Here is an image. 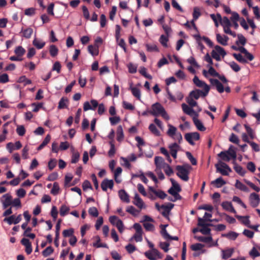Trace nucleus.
I'll list each match as a JSON object with an SVG mask.
<instances>
[{
    "label": "nucleus",
    "mask_w": 260,
    "mask_h": 260,
    "mask_svg": "<svg viewBox=\"0 0 260 260\" xmlns=\"http://www.w3.org/2000/svg\"><path fill=\"white\" fill-rule=\"evenodd\" d=\"M230 158H232L234 159H236L237 157V154L235 150L233 149V146H231L229 148V150L226 151Z\"/></svg>",
    "instance_id": "nucleus-51"
},
{
    "label": "nucleus",
    "mask_w": 260,
    "mask_h": 260,
    "mask_svg": "<svg viewBox=\"0 0 260 260\" xmlns=\"http://www.w3.org/2000/svg\"><path fill=\"white\" fill-rule=\"evenodd\" d=\"M249 201L250 205L252 207L255 208L257 207L260 202V198L258 194L254 192L251 193L249 196Z\"/></svg>",
    "instance_id": "nucleus-6"
},
{
    "label": "nucleus",
    "mask_w": 260,
    "mask_h": 260,
    "mask_svg": "<svg viewBox=\"0 0 260 260\" xmlns=\"http://www.w3.org/2000/svg\"><path fill=\"white\" fill-rule=\"evenodd\" d=\"M186 155L188 159L190 160L192 165H196L197 164V159L192 156L190 152H186Z\"/></svg>",
    "instance_id": "nucleus-55"
},
{
    "label": "nucleus",
    "mask_w": 260,
    "mask_h": 260,
    "mask_svg": "<svg viewBox=\"0 0 260 260\" xmlns=\"http://www.w3.org/2000/svg\"><path fill=\"white\" fill-rule=\"evenodd\" d=\"M234 252V249L233 248H230L226 250H222V258L224 259H226L232 256Z\"/></svg>",
    "instance_id": "nucleus-26"
},
{
    "label": "nucleus",
    "mask_w": 260,
    "mask_h": 260,
    "mask_svg": "<svg viewBox=\"0 0 260 260\" xmlns=\"http://www.w3.org/2000/svg\"><path fill=\"white\" fill-rule=\"evenodd\" d=\"M193 82L197 86L203 88L204 91H205L204 95L208 94L210 87L204 81L200 80L197 76H195L193 79Z\"/></svg>",
    "instance_id": "nucleus-4"
},
{
    "label": "nucleus",
    "mask_w": 260,
    "mask_h": 260,
    "mask_svg": "<svg viewBox=\"0 0 260 260\" xmlns=\"http://www.w3.org/2000/svg\"><path fill=\"white\" fill-rule=\"evenodd\" d=\"M192 119L194 125L198 130L202 132H204L206 130V127L203 125L202 122L197 118L196 116L193 117Z\"/></svg>",
    "instance_id": "nucleus-23"
},
{
    "label": "nucleus",
    "mask_w": 260,
    "mask_h": 260,
    "mask_svg": "<svg viewBox=\"0 0 260 260\" xmlns=\"http://www.w3.org/2000/svg\"><path fill=\"white\" fill-rule=\"evenodd\" d=\"M14 52L17 56L22 57L25 53V50L22 46H18L15 48Z\"/></svg>",
    "instance_id": "nucleus-42"
},
{
    "label": "nucleus",
    "mask_w": 260,
    "mask_h": 260,
    "mask_svg": "<svg viewBox=\"0 0 260 260\" xmlns=\"http://www.w3.org/2000/svg\"><path fill=\"white\" fill-rule=\"evenodd\" d=\"M59 190V186L57 182L53 183V187L51 190V193L53 195H56L58 193Z\"/></svg>",
    "instance_id": "nucleus-53"
},
{
    "label": "nucleus",
    "mask_w": 260,
    "mask_h": 260,
    "mask_svg": "<svg viewBox=\"0 0 260 260\" xmlns=\"http://www.w3.org/2000/svg\"><path fill=\"white\" fill-rule=\"evenodd\" d=\"M149 113L154 116L161 115L166 120H168L169 119V116L165 109L159 103H156L151 106V109L149 111Z\"/></svg>",
    "instance_id": "nucleus-1"
},
{
    "label": "nucleus",
    "mask_w": 260,
    "mask_h": 260,
    "mask_svg": "<svg viewBox=\"0 0 260 260\" xmlns=\"http://www.w3.org/2000/svg\"><path fill=\"white\" fill-rule=\"evenodd\" d=\"M49 52L52 57L56 56L58 52V49L54 45H51L50 46Z\"/></svg>",
    "instance_id": "nucleus-40"
},
{
    "label": "nucleus",
    "mask_w": 260,
    "mask_h": 260,
    "mask_svg": "<svg viewBox=\"0 0 260 260\" xmlns=\"http://www.w3.org/2000/svg\"><path fill=\"white\" fill-rule=\"evenodd\" d=\"M70 208L65 205H63L61 206L59 210L60 215L61 216H65L69 211Z\"/></svg>",
    "instance_id": "nucleus-46"
},
{
    "label": "nucleus",
    "mask_w": 260,
    "mask_h": 260,
    "mask_svg": "<svg viewBox=\"0 0 260 260\" xmlns=\"http://www.w3.org/2000/svg\"><path fill=\"white\" fill-rule=\"evenodd\" d=\"M88 51L92 56H96L99 54V47L96 45L94 46L91 45H89L88 47Z\"/></svg>",
    "instance_id": "nucleus-27"
},
{
    "label": "nucleus",
    "mask_w": 260,
    "mask_h": 260,
    "mask_svg": "<svg viewBox=\"0 0 260 260\" xmlns=\"http://www.w3.org/2000/svg\"><path fill=\"white\" fill-rule=\"evenodd\" d=\"M130 89L133 95L138 99H140L141 97V92L140 89L136 87H131Z\"/></svg>",
    "instance_id": "nucleus-38"
},
{
    "label": "nucleus",
    "mask_w": 260,
    "mask_h": 260,
    "mask_svg": "<svg viewBox=\"0 0 260 260\" xmlns=\"http://www.w3.org/2000/svg\"><path fill=\"white\" fill-rule=\"evenodd\" d=\"M216 37L217 41L219 43H220V44H221L222 45H223V46L227 45V44H228L227 42L229 40V37L228 36H225V35L222 36L220 34H217L216 35Z\"/></svg>",
    "instance_id": "nucleus-21"
},
{
    "label": "nucleus",
    "mask_w": 260,
    "mask_h": 260,
    "mask_svg": "<svg viewBox=\"0 0 260 260\" xmlns=\"http://www.w3.org/2000/svg\"><path fill=\"white\" fill-rule=\"evenodd\" d=\"M154 163L156 166L155 169H162L168 164L161 156H155L154 158Z\"/></svg>",
    "instance_id": "nucleus-9"
},
{
    "label": "nucleus",
    "mask_w": 260,
    "mask_h": 260,
    "mask_svg": "<svg viewBox=\"0 0 260 260\" xmlns=\"http://www.w3.org/2000/svg\"><path fill=\"white\" fill-rule=\"evenodd\" d=\"M235 187L237 188H238L242 191H243L245 192L249 191L248 188L246 185H245L244 184H243L242 182H241L240 181H239L238 180H236V182L235 184Z\"/></svg>",
    "instance_id": "nucleus-31"
},
{
    "label": "nucleus",
    "mask_w": 260,
    "mask_h": 260,
    "mask_svg": "<svg viewBox=\"0 0 260 260\" xmlns=\"http://www.w3.org/2000/svg\"><path fill=\"white\" fill-rule=\"evenodd\" d=\"M215 51L218 53L219 55H221L223 57L226 55V52L223 48L221 47L216 45L215 46Z\"/></svg>",
    "instance_id": "nucleus-60"
},
{
    "label": "nucleus",
    "mask_w": 260,
    "mask_h": 260,
    "mask_svg": "<svg viewBox=\"0 0 260 260\" xmlns=\"http://www.w3.org/2000/svg\"><path fill=\"white\" fill-rule=\"evenodd\" d=\"M89 214L95 217H96L98 216L99 212L96 209V208L94 207H90L88 210Z\"/></svg>",
    "instance_id": "nucleus-59"
},
{
    "label": "nucleus",
    "mask_w": 260,
    "mask_h": 260,
    "mask_svg": "<svg viewBox=\"0 0 260 260\" xmlns=\"http://www.w3.org/2000/svg\"><path fill=\"white\" fill-rule=\"evenodd\" d=\"M169 148L171 155L174 159H176L177 158V152L180 148L179 145L176 143H174L170 145Z\"/></svg>",
    "instance_id": "nucleus-16"
},
{
    "label": "nucleus",
    "mask_w": 260,
    "mask_h": 260,
    "mask_svg": "<svg viewBox=\"0 0 260 260\" xmlns=\"http://www.w3.org/2000/svg\"><path fill=\"white\" fill-rule=\"evenodd\" d=\"M226 184V182L222 179L221 177H220L215 180L211 182V184L216 188H220L223 185Z\"/></svg>",
    "instance_id": "nucleus-19"
},
{
    "label": "nucleus",
    "mask_w": 260,
    "mask_h": 260,
    "mask_svg": "<svg viewBox=\"0 0 260 260\" xmlns=\"http://www.w3.org/2000/svg\"><path fill=\"white\" fill-rule=\"evenodd\" d=\"M74 230L73 229L71 228L68 230H65L62 232V235L64 237H71L73 236Z\"/></svg>",
    "instance_id": "nucleus-47"
},
{
    "label": "nucleus",
    "mask_w": 260,
    "mask_h": 260,
    "mask_svg": "<svg viewBox=\"0 0 260 260\" xmlns=\"http://www.w3.org/2000/svg\"><path fill=\"white\" fill-rule=\"evenodd\" d=\"M210 82L212 85H214L216 87V89L219 93L223 92L224 89L223 85L216 79H210Z\"/></svg>",
    "instance_id": "nucleus-13"
},
{
    "label": "nucleus",
    "mask_w": 260,
    "mask_h": 260,
    "mask_svg": "<svg viewBox=\"0 0 260 260\" xmlns=\"http://www.w3.org/2000/svg\"><path fill=\"white\" fill-rule=\"evenodd\" d=\"M233 164L234 165V170L240 175L243 176L246 173V171L245 170H244L243 168L241 166L238 165L236 162L235 160H234Z\"/></svg>",
    "instance_id": "nucleus-25"
},
{
    "label": "nucleus",
    "mask_w": 260,
    "mask_h": 260,
    "mask_svg": "<svg viewBox=\"0 0 260 260\" xmlns=\"http://www.w3.org/2000/svg\"><path fill=\"white\" fill-rule=\"evenodd\" d=\"M237 37L238 41L236 42V45H239L241 44L243 46L245 45L246 43V39L245 37L243 35L239 34L237 35Z\"/></svg>",
    "instance_id": "nucleus-35"
},
{
    "label": "nucleus",
    "mask_w": 260,
    "mask_h": 260,
    "mask_svg": "<svg viewBox=\"0 0 260 260\" xmlns=\"http://www.w3.org/2000/svg\"><path fill=\"white\" fill-rule=\"evenodd\" d=\"M127 66L128 69V72L130 73L134 74L137 72V67L136 66L134 65L132 63H129Z\"/></svg>",
    "instance_id": "nucleus-62"
},
{
    "label": "nucleus",
    "mask_w": 260,
    "mask_h": 260,
    "mask_svg": "<svg viewBox=\"0 0 260 260\" xmlns=\"http://www.w3.org/2000/svg\"><path fill=\"white\" fill-rule=\"evenodd\" d=\"M213 226V224L211 223H207V224L202 226V228L200 230V232L204 235H210L211 230L208 226Z\"/></svg>",
    "instance_id": "nucleus-30"
},
{
    "label": "nucleus",
    "mask_w": 260,
    "mask_h": 260,
    "mask_svg": "<svg viewBox=\"0 0 260 260\" xmlns=\"http://www.w3.org/2000/svg\"><path fill=\"white\" fill-rule=\"evenodd\" d=\"M184 138L190 145L194 144L193 140L197 141L200 139V134L198 132L188 133L184 135Z\"/></svg>",
    "instance_id": "nucleus-5"
},
{
    "label": "nucleus",
    "mask_w": 260,
    "mask_h": 260,
    "mask_svg": "<svg viewBox=\"0 0 260 260\" xmlns=\"http://www.w3.org/2000/svg\"><path fill=\"white\" fill-rule=\"evenodd\" d=\"M133 204L140 209H142L143 207L144 202L137 193H135Z\"/></svg>",
    "instance_id": "nucleus-22"
},
{
    "label": "nucleus",
    "mask_w": 260,
    "mask_h": 260,
    "mask_svg": "<svg viewBox=\"0 0 260 260\" xmlns=\"http://www.w3.org/2000/svg\"><path fill=\"white\" fill-rule=\"evenodd\" d=\"M53 251V248L51 246H48L43 251L42 254L44 257H47L52 254Z\"/></svg>",
    "instance_id": "nucleus-45"
},
{
    "label": "nucleus",
    "mask_w": 260,
    "mask_h": 260,
    "mask_svg": "<svg viewBox=\"0 0 260 260\" xmlns=\"http://www.w3.org/2000/svg\"><path fill=\"white\" fill-rule=\"evenodd\" d=\"M118 195L120 200L126 203L130 202L129 195L124 189H121L118 191Z\"/></svg>",
    "instance_id": "nucleus-18"
},
{
    "label": "nucleus",
    "mask_w": 260,
    "mask_h": 260,
    "mask_svg": "<svg viewBox=\"0 0 260 260\" xmlns=\"http://www.w3.org/2000/svg\"><path fill=\"white\" fill-rule=\"evenodd\" d=\"M149 190L160 199H164L167 197V194L164 191L161 190H155L153 187H149Z\"/></svg>",
    "instance_id": "nucleus-15"
},
{
    "label": "nucleus",
    "mask_w": 260,
    "mask_h": 260,
    "mask_svg": "<svg viewBox=\"0 0 260 260\" xmlns=\"http://www.w3.org/2000/svg\"><path fill=\"white\" fill-rule=\"evenodd\" d=\"M236 217L239 220H241V222L248 226L249 225L250 223V220H249V216H242L240 215H236Z\"/></svg>",
    "instance_id": "nucleus-33"
},
{
    "label": "nucleus",
    "mask_w": 260,
    "mask_h": 260,
    "mask_svg": "<svg viewBox=\"0 0 260 260\" xmlns=\"http://www.w3.org/2000/svg\"><path fill=\"white\" fill-rule=\"evenodd\" d=\"M204 245L201 243H196L191 246V249L193 251L201 250L204 247Z\"/></svg>",
    "instance_id": "nucleus-64"
},
{
    "label": "nucleus",
    "mask_w": 260,
    "mask_h": 260,
    "mask_svg": "<svg viewBox=\"0 0 260 260\" xmlns=\"http://www.w3.org/2000/svg\"><path fill=\"white\" fill-rule=\"evenodd\" d=\"M205 91H202L199 89H196L192 90L190 92L189 96L191 98H194L196 100H198L200 96H206L207 95H204Z\"/></svg>",
    "instance_id": "nucleus-17"
},
{
    "label": "nucleus",
    "mask_w": 260,
    "mask_h": 260,
    "mask_svg": "<svg viewBox=\"0 0 260 260\" xmlns=\"http://www.w3.org/2000/svg\"><path fill=\"white\" fill-rule=\"evenodd\" d=\"M191 167L187 165H178L176 167V170L177 171V175L182 180L187 181L189 180L188 175L189 173V169Z\"/></svg>",
    "instance_id": "nucleus-2"
},
{
    "label": "nucleus",
    "mask_w": 260,
    "mask_h": 260,
    "mask_svg": "<svg viewBox=\"0 0 260 260\" xmlns=\"http://www.w3.org/2000/svg\"><path fill=\"white\" fill-rule=\"evenodd\" d=\"M149 129L155 136H158L160 135L159 131L157 129L156 126L154 124L151 123L149 125Z\"/></svg>",
    "instance_id": "nucleus-44"
},
{
    "label": "nucleus",
    "mask_w": 260,
    "mask_h": 260,
    "mask_svg": "<svg viewBox=\"0 0 260 260\" xmlns=\"http://www.w3.org/2000/svg\"><path fill=\"white\" fill-rule=\"evenodd\" d=\"M229 141L233 143L238 144L239 143V139L237 136H236L234 133H232L231 135V136L229 138Z\"/></svg>",
    "instance_id": "nucleus-63"
},
{
    "label": "nucleus",
    "mask_w": 260,
    "mask_h": 260,
    "mask_svg": "<svg viewBox=\"0 0 260 260\" xmlns=\"http://www.w3.org/2000/svg\"><path fill=\"white\" fill-rule=\"evenodd\" d=\"M2 200L3 208L4 209H7L9 206L12 205V197L9 193L5 194L3 196Z\"/></svg>",
    "instance_id": "nucleus-7"
},
{
    "label": "nucleus",
    "mask_w": 260,
    "mask_h": 260,
    "mask_svg": "<svg viewBox=\"0 0 260 260\" xmlns=\"http://www.w3.org/2000/svg\"><path fill=\"white\" fill-rule=\"evenodd\" d=\"M22 245L25 246V251L27 254H30L32 250L31 243L28 239L22 238L21 240Z\"/></svg>",
    "instance_id": "nucleus-10"
},
{
    "label": "nucleus",
    "mask_w": 260,
    "mask_h": 260,
    "mask_svg": "<svg viewBox=\"0 0 260 260\" xmlns=\"http://www.w3.org/2000/svg\"><path fill=\"white\" fill-rule=\"evenodd\" d=\"M69 100L67 98L62 97L59 102L58 108L59 109L67 108L68 107L67 104Z\"/></svg>",
    "instance_id": "nucleus-28"
},
{
    "label": "nucleus",
    "mask_w": 260,
    "mask_h": 260,
    "mask_svg": "<svg viewBox=\"0 0 260 260\" xmlns=\"http://www.w3.org/2000/svg\"><path fill=\"white\" fill-rule=\"evenodd\" d=\"M169 39L168 37L165 36L164 35H161L159 38V42L161 44L165 47H167V42H168Z\"/></svg>",
    "instance_id": "nucleus-57"
},
{
    "label": "nucleus",
    "mask_w": 260,
    "mask_h": 260,
    "mask_svg": "<svg viewBox=\"0 0 260 260\" xmlns=\"http://www.w3.org/2000/svg\"><path fill=\"white\" fill-rule=\"evenodd\" d=\"M217 17L220 21V24L223 26V27H225V26H231L232 25L230 19L227 17L224 16L222 18L221 15L219 13L217 14Z\"/></svg>",
    "instance_id": "nucleus-11"
},
{
    "label": "nucleus",
    "mask_w": 260,
    "mask_h": 260,
    "mask_svg": "<svg viewBox=\"0 0 260 260\" xmlns=\"http://www.w3.org/2000/svg\"><path fill=\"white\" fill-rule=\"evenodd\" d=\"M25 129L23 125L18 126L16 128V132L18 135L23 136L25 133Z\"/></svg>",
    "instance_id": "nucleus-61"
},
{
    "label": "nucleus",
    "mask_w": 260,
    "mask_h": 260,
    "mask_svg": "<svg viewBox=\"0 0 260 260\" xmlns=\"http://www.w3.org/2000/svg\"><path fill=\"white\" fill-rule=\"evenodd\" d=\"M168 225V224H161L160 225V227L161 228V235L165 239H167V237L169 236V234L168 233L166 229Z\"/></svg>",
    "instance_id": "nucleus-43"
},
{
    "label": "nucleus",
    "mask_w": 260,
    "mask_h": 260,
    "mask_svg": "<svg viewBox=\"0 0 260 260\" xmlns=\"http://www.w3.org/2000/svg\"><path fill=\"white\" fill-rule=\"evenodd\" d=\"M101 188L104 191L107 190L108 188L112 189L114 186V182L113 180H109L108 179H105L101 183Z\"/></svg>",
    "instance_id": "nucleus-8"
},
{
    "label": "nucleus",
    "mask_w": 260,
    "mask_h": 260,
    "mask_svg": "<svg viewBox=\"0 0 260 260\" xmlns=\"http://www.w3.org/2000/svg\"><path fill=\"white\" fill-rule=\"evenodd\" d=\"M33 45L38 49L43 48L45 45V42L40 41L38 39H35L32 42Z\"/></svg>",
    "instance_id": "nucleus-37"
},
{
    "label": "nucleus",
    "mask_w": 260,
    "mask_h": 260,
    "mask_svg": "<svg viewBox=\"0 0 260 260\" xmlns=\"http://www.w3.org/2000/svg\"><path fill=\"white\" fill-rule=\"evenodd\" d=\"M218 155L222 160L225 161H229L231 159V158L226 151H221L218 154Z\"/></svg>",
    "instance_id": "nucleus-41"
},
{
    "label": "nucleus",
    "mask_w": 260,
    "mask_h": 260,
    "mask_svg": "<svg viewBox=\"0 0 260 260\" xmlns=\"http://www.w3.org/2000/svg\"><path fill=\"white\" fill-rule=\"evenodd\" d=\"M215 167L217 171L224 176H228L229 175V172H232V170L230 167L223 162H220L219 164H216Z\"/></svg>",
    "instance_id": "nucleus-3"
},
{
    "label": "nucleus",
    "mask_w": 260,
    "mask_h": 260,
    "mask_svg": "<svg viewBox=\"0 0 260 260\" xmlns=\"http://www.w3.org/2000/svg\"><path fill=\"white\" fill-rule=\"evenodd\" d=\"M228 64L236 72H238L241 70L240 66L235 61H231L228 63Z\"/></svg>",
    "instance_id": "nucleus-49"
},
{
    "label": "nucleus",
    "mask_w": 260,
    "mask_h": 260,
    "mask_svg": "<svg viewBox=\"0 0 260 260\" xmlns=\"http://www.w3.org/2000/svg\"><path fill=\"white\" fill-rule=\"evenodd\" d=\"M221 206L224 210L229 211L233 213H236V211L234 208L231 202L228 201L223 202L222 203Z\"/></svg>",
    "instance_id": "nucleus-20"
},
{
    "label": "nucleus",
    "mask_w": 260,
    "mask_h": 260,
    "mask_svg": "<svg viewBox=\"0 0 260 260\" xmlns=\"http://www.w3.org/2000/svg\"><path fill=\"white\" fill-rule=\"evenodd\" d=\"M201 13L200 12V9L198 7H195L193 9V12L192 14L193 16V20H197L199 17L201 16Z\"/></svg>",
    "instance_id": "nucleus-54"
},
{
    "label": "nucleus",
    "mask_w": 260,
    "mask_h": 260,
    "mask_svg": "<svg viewBox=\"0 0 260 260\" xmlns=\"http://www.w3.org/2000/svg\"><path fill=\"white\" fill-rule=\"evenodd\" d=\"M169 128L167 132V134L169 136L173 137L176 134L177 129L175 126H174L171 124H169Z\"/></svg>",
    "instance_id": "nucleus-52"
},
{
    "label": "nucleus",
    "mask_w": 260,
    "mask_h": 260,
    "mask_svg": "<svg viewBox=\"0 0 260 260\" xmlns=\"http://www.w3.org/2000/svg\"><path fill=\"white\" fill-rule=\"evenodd\" d=\"M222 237H225L230 240H235L238 236V234L235 232H230L228 233L222 235Z\"/></svg>",
    "instance_id": "nucleus-29"
},
{
    "label": "nucleus",
    "mask_w": 260,
    "mask_h": 260,
    "mask_svg": "<svg viewBox=\"0 0 260 260\" xmlns=\"http://www.w3.org/2000/svg\"><path fill=\"white\" fill-rule=\"evenodd\" d=\"M166 174L168 176H171L174 174V171L171 167L167 164L165 168H163Z\"/></svg>",
    "instance_id": "nucleus-50"
},
{
    "label": "nucleus",
    "mask_w": 260,
    "mask_h": 260,
    "mask_svg": "<svg viewBox=\"0 0 260 260\" xmlns=\"http://www.w3.org/2000/svg\"><path fill=\"white\" fill-rule=\"evenodd\" d=\"M21 31L23 32V37L29 39L32 34L33 29L31 28L28 27L25 29H22Z\"/></svg>",
    "instance_id": "nucleus-34"
},
{
    "label": "nucleus",
    "mask_w": 260,
    "mask_h": 260,
    "mask_svg": "<svg viewBox=\"0 0 260 260\" xmlns=\"http://www.w3.org/2000/svg\"><path fill=\"white\" fill-rule=\"evenodd\" d=\"M209 74L211 76L216 77L219 76V74L212 67H209L208 71L207 72L206 70H203V74L205 77H207V74Z\"/></svg>",
    "instance_id": "nucleus-24"
},
{
    "label": "nucleus",
    "mask_w": 260,
    "mask_h": 260,
    "mask_svg": "<svg viewBox=\"0 0 260 260\" xmlns=\"http://www.w3.org/2000/svg\"><path fill=\"white\" fill-rule=\"evenodd\" d=\"M50 140H51V136L49 135H47L46 136L45 138L44 139L42 143L38 147V150H40L42 148H43L50 142Z\"/></svg>",
    "instance_id": "nucleus-39"
},
{
    "label": "nucleus",
    "mask_w": 260,
    "mask_h": 260,
    "mask_svg": "<svg viewBox=\"0 0 260 260\" xmlns=\"http://www.w3.org/2000/svg\"><path fill=\"white\" fill-rule=\"evenodd\" d=\"M174 204L172 203H169L168 205H162L161 208L164 209L161 212L162 215L166 218L168 217L171 210L174 207Z\"/></svg>",
    "instance_id": "nucleus-12"
},
{
    "label": "nucleus",
    "mask_w": 260,
    "mask_h": 260,
    "mask_svg": "<svg viewBox=\"0 0 260 260\" xmlns=\"http://www.w3.org/2000/svg\"><path fill=\"white\" fill-rule=\"evenodd\" d=\"M182 108L183 110V111L185 114L189 115L192 116L193 114L195 115V116L198 117V114L194 111V110L192 109V107H189L188 106H187L185 104H182Z\"/></svg>",
    "instance_id": "nucleus-14"
},
{
    "label": "nucleus",
    "mask_w": 260,
    "mask_h": 260,
    "mask_svg": "<svg viewBox=\"0 0 260 260\" xmlns=\"http://www.w3.org/2000/svg\"><path fill=\"white\" fill-rule=\"evenodd\" d=\"M139 72L142 76H143L146 78H147L148 79H152V76L147 73L146 69L145 67L141 68Z\"/></svg>",
    "instance_id": "nucleus-56"
},
{
    "label": "nucleus",
    "mask_w": 260,
    "mask_h": 260,
    "mask_svg": "<svg viewBox=\"0 0 260 260\" xmlns=\"http://www.w3.org/2000/svg\"><path fill=\"white\" fill-rule=\"evenodd\" d=\"M244 127L249 137L251 139H253L254 138V133L253 129L247 124H244Z\"/></svg>",
    "instance_id": "nucleus-48"
},
{
    "label": "nucleus",
    "mask_w": 260,
    "mask_h": 260,
    "mask_svg": "<svg viewBox=\"0 0 260 260\" xmlns=\"http://www.w3.org/2000/svg\"><path fill=\"white\" fill-rule=\"evenodd\" d=\"M234 57L239 62L242 63H247V60L246 58H244L243 56L240 54L234 53L233 54Z\"/></svg>",
    "instance_id": "nucleus-36"
},
{
    "label": "nucleus",
    "mask_w": 260,
    "mask_h": 260,
    "mask_svg": "<svg viewBox=\"0 0 260 260\" xmlns=\"http://www.w3.org/2000/svg\"><path fill=\"white\" fill-rule=\"evenodd\" d=\"M117 140L119 142L121 141L124 138L123 129L121 125H119L117 128Z\"/></svg>",
    "instance_id": "nucleus-32"
},
{
    "label": "nucleus",
    "mask_w": 260,
    "mask_h": 260,
    "mask_svg": "<svg viewBox=\"0 0 260 260\" xmlns=\"http://www.w3.org/2000/svg\"><path fill=\"white\" fill-rule=\"evenodd\" d=\"M135 140L137 142V146L139 148V150L141 151L142 150L141 146L144 145L145 142L144 140L139 136L136 137Z\"/></svg>",
    "instance_id": "nucleus-58"
}]
</instances>
